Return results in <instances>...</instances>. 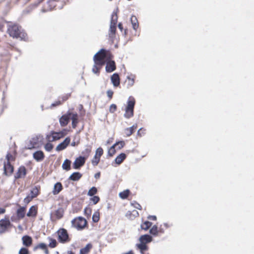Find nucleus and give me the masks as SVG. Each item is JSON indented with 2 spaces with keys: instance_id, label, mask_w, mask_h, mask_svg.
Returning a JSON list of instances; mask_svg holds the SVG:
<instances>
[{
  "instance_id": "nucleus-5",
  "label": "nucleus",
  "mask_w": 254,
  "mask_h": 254,
  "mask_svg": "<svg viewBox=\"0 0 254 254\" xmlns=\"http://www.w3.org/2000/svg\"><path fill=\"white\" fill-rule=\"evenodd\" d=\"M86 223V219L81 217L75 218L71 221L72 226L76 228L77 230H81L84 228Z\"/></svg>"
},
{
  "instance_id": "nucleus-47",
  "label": "nucleus",
  "mask_w": 254,
  "mask_h": 254,
  "mask_svg": "<svg viewBox=\"0 0 254 254\" xmlns=\"http://www.w3.org/2000/svg\"><path fill=\"white\" fill-rule=\"evenodd\" d=\"M32 199L33 198L29 194L24 199V202L25 203L27 204L30 202Z\"/></svg>"
},
{
  "instance_id": "nucleus-18",
  "label": "nucleus",
  "mask_w": 254,
  "mask_h": 254,
  "mask_svg": "<svg viewBox=\"0 0 254 254\" xmlns=\"http://www.w3.org/2000/svg\"><path fill=\"white\" fill-rule=\"evenodd\" d=\"M111 80L114 87H118L120 83V79L118 73H114L111 77Z\"/></svg>"
},
{
  "instance_id": "nucleus-17",
  "label": "nucleus",
  "mask_w": 254,
  "mask_h": 254,
  "mask_svg": "<svg viewBox=\"0 0 254 254\" xmlns=\"http://www.w3.org/2000/svg\"><path fill=\"white\" fill-rule=\"evenodd\" d=\"M3 168L4 173L7 176L11 175L13 171V168L9 162L4 163Z\"/></svg>"
},
{
  "instance_id": "nucleus-24",
  "label": "nucleus",
  "mask_w": 254,
  "mask_h": 254,
  "mask_svg": "<svg viewBox=\"0 0 254 254\" xmlns=\"http://www.w3.org/2000/svg\"><path fill=\"white\" fill-rule=\"evenodd\" d=\"M127 156L125 153H122L120 154L117 157L115 158V163L118 164H121L123 161L126 159Z\"/></svg>"
},
{
  "instance_id": "nucleus-29",
  "label": "nucleus",
  "mask_w": 254,
  "mask_h": 254,
  "mask_svg": "<svg viewBox=\"0 0 254 254\" xmlns=\"http://www.w3.org/2000/svg\"><path fill=\"white\" fill-rule=\"evenodd\" d=\"M37 213V210L36 207L35 206H32L27 213V216L28 217H34L36 215Z\"/></svg>"
},
{
  "instance_id": "nucleus-60",
  "label": "nucleus",
  "mask_w": 254,
  "mask_h": 254,
  "mask_svg": "<svg viewBox=\"0 0 254 254\" xmlns=\"http://www.w3.org/2000/svg\"><path fill=\"white\" fill-rule=\"evenodd\" d=\"M43 250L44 251L45 254H49V251L47 249V247Z\"/></svg>"
},
{
  "instance_id": "nucleus-27",
  "label": "nucleus",
  "mask_w": 254,
  "mask_h": 254,
  "mask_svg": "<svg viewBox=\"0 0 254 254\" xmlns=\"http://www.w3.org/2000/svg\"><path fill=\"white\" fill-rule=\"evenodd\" d=\"M40 187L38 186L34 187L30 191L29 195L33 198L37 197L39 193Z\"/></svg>"
},
{
  "instance_id": "nucleus-19",
  "label": "nucleus",
  "mask_w": 254,
  "mask_h": 254,
  "mask_svg": "<svg viewBox=\"0 0 254 254\" xmlns=\"http://www.w3.org/2000/svg\"><path fill=\"white\" fill-rule=\"evenodd\" d=\"M26 174V169L24 166H21L19 168L17 172L15 175V179L21 178L24 177Z\"/></svg>"
},
{
  "instance_id": "nucleus-15",
  "label": "nucleus",
  "mask_w": 254,
  "mask_h": 254,
  "mask_svg": "<svg viewBox=\"0 0 254 254\" xmlns=\"http://www.w3.org/2000/svg\"><path fill=\"white\" fill-rule=\"evenodd\" d=\"M70 116L68 115V112L64 115H63L60 119V123L61 126L65 127L66 126L69 121Z\"/></svg>"
},
{
  "instance_id": "nucleus-32",
  "label": "nucleus",
  "mask_w": 254,
  "mask_h": 254,
  "mask_svg": "<svg viewBox=\"0 0 254 254\" xmlns=\"http://www.w3.org/2000/svg\"><path fill=\"white\" fill-rule=\"evenodd\" d=\"M134 78L135 75H130V76H127V78L128 79V82H127V86L128 87H131L133 85L134 83Z\"/></svg>"
},
{
  "instance_id": "nucleus-26",
  "label": "nucleus",
  "mask_w": 254,
  "mask_h": 254,
  "mask_svg": "<svg viewBox=\"0 0 254 254\" xmlns=\"http://www.w3.org/2000/svg\"><path fill=\"white\" fill-rule=\"evenodd\" d=\"M82 177L79 172H74L69 177V179L73 181H78Z\"/></svg>"
},
{
  "instance_id": "nucleus-38",
  "label": "nucleus",
  "mask_w": 254,
  "mask_h": 254,
  "mask_svg": "<svg viewBox=\"0 0 254 254\" xmlns=\"http://www.w3.org/2000/svg\"><path fill=\"white\" fill-rule=\"evenodd\" d=\"M152 223L149 221H145L143 224L141 225V227L142 229L147 230L151 226Z\"/></svg>"
},
{
  "instance_id": "nucleus-46",
  "label": "nucleus",
  "mask_w": 254,
  "mask_h": 254,
  "mask_svg": "<svg viewBox=\"0 0 254 254\" xmlns=\"http://www.w3.org/2000/svg\"><path fill=\"white\" fill-rule=\"evenodd\" d=\"M117 109V106L115 104H112L110 105L109 111L111 113H114Z\"/></svg>"
},
{
  "instance_id": "nucleus-50",
  "label": "nucleus",
  "mask_w": 254,
  "mask_h": 254,
  "mask_svg": "<svg viewBox=\"0 0 254 254\" xmlns=\"http://www.w3.org/2000/svg\"><path fill=\"white\" fill-rule=\"evenodd\" d=\"M114 94V92L112 90H107V96L108 97L110 98V99H111L112 98V96H113V95Z\"/></svg>"
},
{
  "instance_id": "nucleus-39",
  "label": "nucleus",
  "mask_w": 254,
  "mask_h": 254,
  "mask_svg": "<svg viewBox=\"0 0 254 254\" xmlns=\"http://www.w3.org/2000/svg\"><path fill=\"white\" fill-rule=\"evenodd\" d=\"M50 243L49 246L51 248H54L57 246V241L55 239L52 238H49Z\"/></svg>"
},
{
  "instance_id": "nucleus-30",
  "label": "nucleus",
  "mask_w": 254,
  "mask_h": 254,
  "mask_svg": "<svg viewBox=\"0 0 254 254\" xmlns=\"http://www.w3.org/2000/svg\"><path fill=\"white\" fill-rule=\"evenodd\" d=\"M130 21L132 24V28L134 30H136L138 27V23L136 16L132 15L130 17Z\"/></svg>"
},
{
  "instance_id": "nucleus-53",
  "label": "nucleus",
  "mask_w": 254,
  "mask_h": 254,
  "mask_svg": "<svg viewBox=\"0 0 254 254\" xmlns=\"http://www.w3.org/2000/svg\"><path fill=\"white\" fill-rule=\"evenodd\" d=\"M71 247L72 248H73V249H78L79 247V246L77 245V243H74L72 244L71 245Z\"/></svg>"
},
{
  "instance_id": "nucleus-31",
  "label": "nucleus",
  "mask_w": 254,
  "mask_h": 254,
  "mask_svg": "<svg viewBox=\"0 0 254 254\" xmlns=\"http://www.w3.org/2000/svg\"><path fill=\"white\" fill-rule=\"evenodd\" d=\"M71 161L66 159L62 164V168L64 170L69 171L70 169Z\"/></svg>"
},
{
  "instance_id": "nucleus-58",
  "label": "nucleus",
  "mask_w": 254,
  "mask_h": 254,
  "mask_svg": "<svg viewBox=\"0 0 254 254\" xmlns=\"http://www.w3.org/2000/svg\"><path fill=\"white\" fill-rule=\"evenodd\" d=\"M5 212V210L4 208H0V214H3Z\"/></svg>"
},
{
  "instance_id": "nucleus-1",
  "label": "nucleus",
  "mask_w": 254,
  "mask_h": 254,
  "mask_svg": "<svg viewBox=\"0 0 254 254\" xmlns=\"http://www.w3.org/2000/svg\"><path fill=\"white\" fill-rule=\"evenodd\" d=\"M110 58V54L105 49H102L93 57L94 64L92 71L95 74H98L101 67L105 64L106 60Z\"/></svg>"
},
{
  "instance_id": "nucleus-20",
  "label": "nucleus",
  "mask_w": 254,
  "mask_h": 254,
  "mask_svg": "<svg viewBox=\"0 0 254 254\" xmlns=\"http://www.w3.org/2000/svg\"><path fill=\"white\" fill-rule=\"evenodd\" d=\"M139 241L142 243L146 244L152 241V238L151 236L148 234H145L141 235L139 239Z\"/></svg>"
},
{
  "instance_id": "nucleus-63",
  "label": "nucleus",
  "mask_w": 254,
  "mask_h": 254,
  "mask_svg": "<svg viewBox=\"0 0 254 254\" xmlns=\"http://www.w3.org/2000/svg\"><path fill=\"white\" fill-rule=\"evenodd\" d=\"M43 0H38V3L36 4V5H37V4H38L39 3H41L42 1H43Z\"/></svg>"
},
{
  "instance_id": "nucleus-22",
  "label": "nucleus",
  "mask_w": 254,
  "mask_h": 254,
  "mask_svg": "<svg viewBox=\"0 0 254 254\" xmlns=\"http://www.w3.org/2000/svg\"><path fill=\"white\" fill-rule=\"evenodd\" d=\"M92 248V245L90 243L87 244L85 247L80 249L79 254H88Z\"/></svg>"
},
{
  "instance_id": "nucleus-54",
  "label": "nucleus",
  "mask_w": 254,
  "mask_h": 254,
  "mask_svg": "<svg viewBox=\"0 0 254 254\" xmlns=\"http://www.w3.org/2000/svg\"><path fill=\"white\" fill-rule=\"evenodd\" d=\"M61 104V101H56L55 103L52 104L51 106H52V107H56V106H57L58 105H60Z\"/></svg>"
},
{
  "instance_id": "nucleus-43",
  "label": "nucleus",
  "mask_w": 254,
  "mask_h": 254,
  "mask_svg": "<svg viewBox=\"0 0 254 254\" xmlns=\"http://www.w3.org/2000/svg\"><path fill=\"white\" fill-rule=\"evenodd\" d=\"M44 148L46 151L50 152L53 148V145L50 143H47L45 145Z\"/></svg>"
},
{
  "instance_id": "nucleus-4",
  "label": "nucleus",
  "mask_w": 254,
  "mask_h": 254,
  "mask_svg": "<svg viewBox=\"0 0 254 254\" xmlns=\"http://www.w3.org/2000/svg\"><path fill=\"white\" fill-rule=\"evenodd\" d=\"M117 20L118 15L117 12L114 11L112 14L110 26L108 33L109 38L112 40L115 38V36Z\"/></svg>"
},
{
  "instance_id": "nucleus-35",
  "label": "nucleus",
  "mask_w": 254,
  "mask_h": 254,
  "mask_svg": "<svg viewBox=\"0 0 254 254\" xmlns=\"http://www.w3.org/2000/svg\"><path fill=\"white\" fill-rule=\"evenodd\" d=\"M149 233L153 236H157L158 233V227L156 225H154L150 230Z\"/></svg>"
},
{
  "instance_id": "nucleus-9",
  "label": "nucleus",
  "mask_w": 254,
  "mask_h": 254,
  "mask_svg": "<svg viewBox=\"0 0 254 254\" xmlns=\"http://www.w3.org/2000/svg\"><path fill=\"white\" fill-rule=\"evenodd\" d=\"M63 136L62 132H52L46 136L47 140L49 142L54 141L58 140Z\"/></svg>"
},
{
  "instance_id": "nucleus-42",
  "label": "nucleus",
  "mask_w": 254,
  "mask_h": 254,
  "mask_svg": "<svg viewBox=\"0 0 254 254\" xmlns=\"http://www.w3.org/2000/svg\"><path fill=\"white\" fill-rule=\"evenodd\" d=\"M47 247L46 244H45V243H40L39 244H38V245H37L35 248H34V250H37L38 249H42V250H44Z\"/></svg>"
},
{
  "instance_id": "nucleus-49",
  "label": "nucleus",
  "mask_w": 254,
  "mask_h": 254,
  "mask_svg": "<svg viewBox=\"0 0 254 254\" xmlns=\"http://www.w3.org/2000/svg\"><path fill=\"white\" fill-rule=\"evenodd\" d=\"M19 254H28V250L26 248H22L19 250Z\"/></svg>"
},
{
  "instance_id": "nucleus-2",
  "label": "nucleus",
  "mask_w": 254,
  "mask_h": 254,
  "mask_svg": "<svg viewBox=\"0 0 254 254\" xmlns=\"http://www.w3.org/2000/svg\"><path fill=\"white\" fill-rule=\"evenodd\" d=\"M7 32L10 36L13 38L24 39L26 36V34L23 31L20 26L17 25L9 26L7 29Z\"/></svg>"
},
{
  "instance_id": "nucleus-52",
  "label": "nucleus",
  "mask_w": 254,
  "mask_h": 254,
  "mask_svg": "<svg viewBox=\"0 0 254 254\" xmlns=\"http://www.w3.org/2000/svg\"><path fill=\"white\" fill-rule=\"evenodd\" d=\"M6 159H7V162H9V161L12 160L13 159V156L11 154L8 153L6 155Z\"/></svg>"
},
{
  "instance_id": "nucleus-12",
  "label": "nucleus",
  "mask_w": 254,
  "mask_h": 254,
  "mask_svg": "<svg viewBox=\"0 0 254 254\" xmlns=\"http://www.w3.org/2000/svg\"><path fill=\"white\" fill-rule=\"evenodd\" d=\"M116 69L115 62L114 61L108 60L106 62V71L111 72Z\"/></svg>"
},
{
  "instance_id": "nucleus-7",
  "label": "nucleus",
  "mask_w": 254,
  "mask_h": 254,
  "mask_svg": "<svg viewBox=\"0 0 254 254\" xmlns=\"http://www.w3.org/2000/svg\"><path fill=\"white\" fill-rule=\"evenodd\" d=\"M11 225V223L8 219H2L0 220V234L6 232Z\"/></svg>"
},
{
  "instance_id": "nucleus-10",
  "label": "nucleus",
  "mask_w": 254,
  "mask_h": 254,
  "mask_svg": "<svg viewBox=\"0 0 254 254\" xmlns=\"http://www.w3.org/2000/svg\"><path fill=\"white\" fill-rule=\"evenodd\" d=\"M85 158L83 156H79L78 158H77L73 164V167L75 169H79L81 166H82L85 162Z\"/></svg>"
},
{
  "instance_id": "nucleus-34",
  "label": "nucleus",
  "mask_w": 254,
  "mask_h": 254,
  "mask_svg": "<svg viewBox=\"0 0 254 254\" xmlns=\"http://www.w3.org/2000/svg\"><path fill=\"white\" fill-rule=\"evenodd\" d=\"M136 128V125H133L132 127L127 128L126 129V134L127 136L130 135L133 132V130Z\"/></svg>"
},
{
  "instance_id": "nucleus-64",
  "label": "nucleus",
  "mask_w": 254,
  "mask_h": 254,
  "mask_svg": "<svg viewBox=\"0 0 254 254\" xmlns=\"http://www.w3.org/2000/svg\"><path fill=\"white\" fill-rule=\"evenodd\" d=\"M160 231L161 233H164V230H163V229H160Z\"/></svg>"
},
{
  "instance_id": "nucleus-16",
  "label": "nucleus",
  "mask_w": 254,
  "mask_h": 254,
  "mask_svg": "<svg viewBox=\"0 0 254 254\" xmlns=\"http://www.w3.org/2000/svg\"><path fill=\"white\" fill-rule=\"evenodd\" d=\"M68 115L70 116V119L72 120V127L74 128L78 123V115L76 113H72L70 112H68Z\"/></svg>"
},
{
  "instance_id": "nucleus-55",
  "label": "nucleus",
  "mask_w": 254,
  "mask_h": 254,
  "mask_svg": "<svg viewBox=\"0 0 254 254\" xmlns=\"http://www.w3.org/2000/svg\"><path fill=\"white\" fill-rule=\"evenodd\" d=\"M148 218L150 220H156L157 218H156V216H155V215H150L148 217Z\"/></svg>"
},
{
  "instance_id": "nucleus-62",
  "label": "nucleus",
  "mask_w": 254,
  "mask_h": 254,
  "mask_svg": "<svg viewBox=\"0 0 254 254\" xmlns=\"http://www.w3.org/2000/svg\"><path fill=\"white\" fill-rule=\"evenodd\" d=\"M67 254H74V253L70 251L67 252Z\"/></svg>"
},
{
  "instance_id": "nucleus-14",
  "label": "nucleus",
  "mask_w": 254,
  "mask_h": 254,
  "mask_svg": "<svg viewBox=\"0 0 254 254\" xmlns=\"http://www.w3.org/2000/svg\"><path fill=\"white\" fill-rule=\"evenodd\" d=\"M33 157L37 162H41L44 159L45 155L42 151L38 150L33 153Z\"/></svg>"
},
{
  "instance_id": "nucleus-33",
  "label": "nucleus",
  "mask_w": 254,
  "mask_h": 254,
  "mask_svg": "<svg viewBox=\"0 0 254 254\" xmlns=\"http://www.w3.org/2000/svg\"><path fill=\"white\" fill-rule=\"evenodd\" d=\"M91 151V147L90 146H87L82 151V154L84 155L86 158H87L89 155L90 152Z\"/></svg>"
},
{
  "instance_id": "nucleus-44",
  "label": "nucleus",
  "mask_w": 254,
  "mask_h": 254,
  "mask_svg": "<svg viewBox=\"0 0 254 254\" xmlns=\"http://www.w3.org/2000/svg\"><path fill=\"white\" fill-rule=\"evenodd\" d=\"M90 200L92 201L94 204H96L99 201L100 198L98 196H93L90 198Z\"/></svg>"
},
{
  "instance_id": "nucleus-45",
  "label": "nucleus",
  "mask_w": 254,
  "mask_h": 254,
  "mask_svg": "<svg viewBox=\"0 0 254 254\" xmlns=\"http://www.w3.org/2000/svg\"><path fill=\"white\" fill-rule=\"evenodd\" d=\"M92 220L94 222H97L99 220V215L98 212H95L93 214Z\"/></svg>"
},
{
  "instance_id": "nucleus-51",
  "label": "nucleus",
  "mask_w": 254,
  "mask_h": 254,
  "mask_svg": "<svg viewBox=\"0 0 254 254\" xmlns=\"http://www.w3.org/2000/svg\"><path fill=\"white\" fill-rule=\"evenodd\" d=\"M84 212L88 215H90L91 213V209L89 207H86L84 209Z\"/></svg>"
},
{
  "instance_id": "nucleus-3",
  "label": "nucleus",
  "mask_w": 254,
  "mask_h": 254,
  "mask_svg": "<svg viewBox=\"0 0 254 254\" xmlns=\"http://www.w3.org/2000/svg\"><path fill=\"white\" fill-rule=\"evenodd\" d=\"M135 104L134 98L131 96H129L127 101V105L125 109V113L124 117L127 119H129L133 116L134 107Z\"/></svg>"
},
{
  "instance_id": "nucleus-21",
  "label": "nucleus",
  "mask_w": 254,
  "mask_h": 254,
  "mask_svg": "<svg viewBox=\"0 0 254 254\" xmlns=\"http://www.w3.org/2000/svg\"><path fill=\"white\" fill-rule=\"evenodd\" d=\"M63 186L61 183L58 182L54 185L52 193L54 195H57L62 190Z\"/></svg>"
},
{
  "instance_id": "nucleus-61",
  "label": "nucleus",
  "mask_w": 254,
  "mask_h": 254,
  "mask_svg": "<svg viewBox=\"0 0 254 254\" xmlns=\"http://www.w3.org/2000/svg\"><path fill=\"white\" fill-rule=\"evenodd\" d=\"M71 145L72 146H75V145H76V143L75 141H72L71 143Z\"/></svg>"
},
{
  "instance_id": "nucleus-25",
  "label": "nucleus",
  "mask_w": 254,
  "mask_h": 254,
  "mask_svg": "<svg viewBox=\"0 0 254 254\" xmlns=\"http://www.w3.org/2000/svg\"><path fill=\"white\" fill-rule=\"evenodd\" d=\"M23 244L26 247L30 246L32 244V238L28 236H24L22 238Z\"/></svg>"
},
{
  "instance_id": "nucleus-59",
  "label": "nucleus",
  "mask_w": 254,
  "mask_h": 254,
  "mask_svg": "<svg viewBox=\"0 0 254 254\" xmlns=\"http://www.w3.org/2000/svg\"><path fill=\"white\" fill-rule=\"evenodd\" d=\"M164 226L166 228H168L170 227V225L168 224L167 223H164Z\"/></svg>"
},
{
  "instance_id": "nucleus-37",
  "label": "nucleus",
  "mask_w": 254,
  "mask_h": 254,
  "mask_svg": "<svg viewBox=\"0 0 254 254\" xmlns=\"http://www.w3.org/2000/svg\"><path fill=\"white\" fill-rule=\"evenodd\" d=\"M128 194H129V190H124L122 192H121L119 193V196H120L121 198H122L123 199H126L127 198Z\"/></svg>"
},
{
  "instance_id": "nucleus-56",
  "label": "nucleus",
  "mask_w": 254,
  "mask_h": 254,
  "mask_svg": "<svg viewBox=\"0 0 254 254\" xmlns=\"http://www.w3.org/2000/svg\"><path fill=\"white\" fill-rule=\"evenodd\" d=\"M118 27H119V29H120L121 31H123V26H122V23H119L118 24Z\"/></svg>"
},
{
  "instance_id": "nucleus-36",
  "label": "nucleus",
  "mask_w": 254,
  "mask_h": 254,
  "mask_svg": "<svg viewBox=\"0 0 254 254\" xmlns=\"http://www.w3.org/2000/svg\"><path fill=\"white\" fill-rule=\"evenodd\" d=\"M97 192V190L96 187H92L89 190L87 193V195L89 196H92L94 194H95Z\"/></svg>"
},
{
  "instance_id": "nucleus-8",
  "label": "nucleus",
  "mask_w": 254,
  "mask_h": 254,
  "mask_svg": "<svg viewBox=\"0 0 254 254\" xmlns=\"http://www.w3.org/2000/svg\"><path fill=\"white\" fill-rule=\"evenodd\" d=\"M103 154V150L101 147L98 148L95 152V154L92 160V164L93 166H97L100 160L101 156Z\"/></svg>"
},
{
  "instance_id": "nucleus-48",
  "label": "nucleus",
  "mask_w": 254,
  "mask_h": 254,
  "mask_svg": "<svg viewBox=\"0 0 254 254\" xmlns=\"http://www.w3.org/2000/svg\"><path fill=\"white\" fill-rule=\"evenodd\" d=\"M131 204L134 208L140 210L141 209V205L135 201L132 202Z\"/></svg>"
},
{
  "instance_id": "nucleus-57",
  "label": "nucleus",
  "mask_w": 254,
  "mask_h": 254,
  "mask_svg": "<svg viewBox=\"0 0 254 254\" xmlns=\"http://www.w3.org/2000/svg\"><path fill=\"white\" fill-rule=\"evenodd\" d=\"M100 176V173L99 172V173H97L96 174H95L94 175V177L96 178V179H98L99 178Z\"/></svg>"
},
{
  "instance_id": "nucleus-41",
  "label": "nucleus",
  "mask_w": 254,
  "mask_h": 254,
  "mask_svg": "<svg viewBox=\"0 0 254 254\" xmlns=\"http://www.w3.org/2000/svg\"><path fill=\"white\" fill-rule=\"evenodd\" d=\"M115 145H112L108 150V155L110 156H112L116 152L115 149Z\"/></svg>"
},
{
  "instance_id": "nucleus-6",
  "label": "nucleus",
  "mask_w": 254,
  "mask_h": 254,
  "mask_svg": "<svg viewBox=\"0 0 254 254\" xmlns=\"http://www.w3.org/2000/svg\"><path fill=\"white\" fill-rule=\"evenodd\" d=\"M58 239L62 243H65L69 241L68 235L66 230L64 229H61L58 232Z\"/></svg>"
},
{
  "instance_id": "nucleus-23",
  "label": "nucleus",
  "mask_w": 254,
  "mask_h": 254,
  "mask_svg": "<svg viewBox=\"0 0 254 254\" xmlns=\"http://www.w3.org/2000/svg\"><path fill=\"white\" fill-rule=\"evenodd\" d=\"M26 208L25 207H21L17 210L16 214L18 219L23 218L25 215Z\"/></svg>"
},
{
  "instance_id": "nucleus-28",
  "label": "nucleus",
  "mask_w": 254,
  "mask_h": 254,
  "mask_svg": "<svg viewBox=\"0 0 254 254\" xmlns=\"http://www.w3.org/2000/svg\"><path fill=\"white\" fill-rule=\"evenodd\" d=\"M136 247L139 250L141 254H144V252L148 250V247L146 244L140 242L139 244H137Z\"/></svg>"
},
{
  "instance_id": "nucleus-40",
  "label": "nucleus",
  "mask_w": 254,
  "mask_h": 254,
  "mask_svg": "<svg viewBox=\"0 0 254 254\" xmlns=\"http://www.w3.org/2000/svg\"><path fill=\"white\" fill-rule=\"evenodd\" d=\"M114 145H115V147H117L118 149H121L124 146L125 142L123 141H120L116 142Z\"/></svg>"
},
{
  "instance_id": "nucleus-11",
  "label": "nucleus",
  "mask_w": 254,
  "mask_h": 254,
  "mask_svg": "<svg viewBox=\"0 0 254 254\" xmlns=\"http://www.w3.org/2000/svg\"><path fill=\"white\" fill-rule=\"evenodd\" d=\"M70 139L69 137H66L65 139L61 143H60L56 148V151H60L64 149L69 144Z\"/></svg>"
},
{
  "instance_id": "nucleus-13",
  "label": "nucleus",
  "mask_w": 254,
  "mask_h": 254,
  "mask_svg": "<svg viewBox=\"0 0 254 254\" xmlns=\"http://www.w3.org/2000/svg\"><path fill=\"white\" fill-rule=\"evenodd\" d=\"M56 6L55 1L54 0H50L48 1L42 10L43 12H47L52 10Z\"/></svg>"
}]
</instances>
